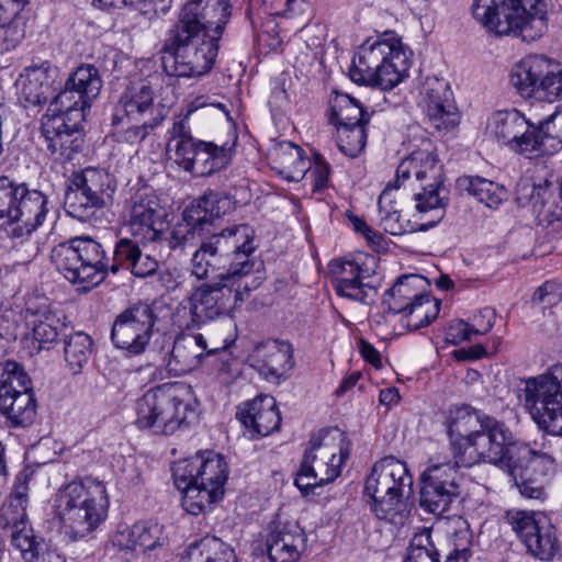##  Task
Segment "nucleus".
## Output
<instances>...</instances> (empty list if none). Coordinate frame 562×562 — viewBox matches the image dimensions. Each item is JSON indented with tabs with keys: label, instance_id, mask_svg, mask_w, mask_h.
Instances as JSON below:
<instances>
[{
	"label": "nucleus",
	"instance_id": "nucleus-1",
	"mask_svg": "<svg viewBox=\"0 0 562 562\" xmlns=\"http://www.w3.org/2000/svg\"><path fill=\"white\" fill-rule=\"evenodd\" d=\"M231 18L228 0H189L164 42L167 75L199 77L209 72L218 53V41Z\"/></svg>",
	"mask_w": 562,
	"mask_h": 562
},
{
	"label": "nucleus",
	"instance_id": "nucleus-2",
	"mask_svg": "<svg viewBox=\"0 0 562 562\" xmlns=\"http://www.w3.org/2000/svg\"><path fill=\"white\" fill-rule=\"evenodd\" d=\"M255 231L247 224L233 225L210 236H202L191 258V273L199 280H250L260 273L262 262L254 257Z\"/></svg>",
	"mask_w": 562,
	"mask_h": 562
},
{
	"label": "nucleus",
	"instance_id": "nucleus-3",
	"mask_svg": "<svg viewBox=\"0 0 562 562\" xmlns=\"http://www.w3.org/2000/svg\"><path fill=\"white\" fill-rule=\"evenodd\" d=\"M135 425L156 435H172L198 418V401L186 383H165L148 390L134 405Z\"/></svg>",
	"mask_w": 562,
	"mask_h": 562
},
{
	"label": "nucleus",
	"instance_id": "nucleus-4",
	"mask_svg": "<svg viewBox=\"0 0 562 562\" xmlns=\"http://www.w3.org/2000/svg\"><path fill=\"white\" fill-rule=\"evenodd\" d=\"M550 0H474V19L497 36L532 42L548 29Z\"/></svg>",
	"mask_w": 562,
	"mask_h": 562
},
{
	"label": "nucleus",
	"instance_id": "nucleus-5",
	"mask_svg": "<svg viewBox=\"0 0 562 562\" xmlns=\"http://www.w3.org/2000/svg\"><path fill=\"white\" fill-rule=\"evenodd\" d=\"M105 485L92 477L72 481L57 494L55 512L65 535L76 541L92 533L108 517Z\"/></svg>",
	"mask_w": 562,
	"mask_h": 562
},
{
	"label": "nucleus",
	"instance_id": "nucleus-6",
	"mask_svg": "<svg viewBox=\"0 0 562 562\" xmlns=\"http://www.w3.org/2000/svg\"><path fill=\"white\" fill-rule=\"evenodd\" d=\"M408 69V49L401 38L386 32L382 37L361 44L353 56L349 77L358 85L391 90L407 76Z\"/></svg>",
	"mask_w": 562,
	"mask_h": 562
},
{
	"label": "nucleus",
	"instance_id": "nucleus-7",
	"mask_svg": "<svg viewBox=\"0 0 562 562\" xmlns=\"http://www.w3.org/2000/svg\"><path fill=\"white\" fill-rule=\"evenodd\" d=\"M261 274L245 281H213L195 288L177 307L176 323L193 330L239 307L252 290L262 283Z\"/></svg>",
	"mask_w": 562,
	"mask_h": 562
},
{
	"label": "nucleus",
	"instance_id": "nucleus-8",
	"mask_svg": "<svg viewBox=\"0 0 562 562\" xmlns=\"http://www.w3.org/2000/svg\"><path fill=\"white\" fill-rule=\"evenodd\" d=\"M176 486L182 491V507L200 515L222 499L228 471L226 461L217 453L205 451L172 467Z\"/></svg>",
	"mask_w": 562,
	"mask_h": 562
},
{
	"label": "nucleus",
	"instance_id": "nucleus-9",
	"mask_svg": "<svg viewBox=\"0 0 562 562\" xmlns=\"http://www.w3.org/2000/svg\"><path fill=\"white\" fill-rule=\"evenodd\" d=\"M414 172L420 181V191L414 194L415 209L420 221L418 231L426 232L445 217L450 201L449 190L443 184L442 166L437 156L427 149L413 151L396 169L395 188Z\"/></svg>",
	"mask_w": 562,
	"mask_h": 562
},
{
	"label": "nucleus",
	"instance_id": "nucleus-10",
	"mask_svg": "<svg viewBox=\"0 0 562 562\" xmlns=\"http://www.w3.org/2000/svg\"><path fill=\"white\" fill-rule=\"evenodd\" d=\"M349 442L338 430H319L311 436L294 483L303 495L319 494L317 488L334 482L349 458Z\"/></svg>",
	"mask_w": 562,
	"mask_h": 562
},
{
	"label": "nucleus",
	"instance_id": "nucleus-11",
	"mask_svg": "<svg viewBox=\"0 0 562 562\" xmlns=\"http://www.w3.org/2000/svg\"><path fill=\"white\" fill-rule=\"evenodd\" d=\"M52 261L69 282L83 284V289L98 285L109 273L105 250L88 236L56 245L52 250Z\"/></svg>",
	"mask_w": 562,
	"mask_h": 562
},
{
	"label": "nucleus",
	"instance_id": "nucleus-12",
	"mask_svg": "<svg viewBox=\"0 0 562 562\" xmlns=\"http://www.w3.org/2000/svg\"><path fill=\"white\" fill-rule=\"evenodd\" d=\"M527 454V445L516 441L509 428L491 416L485 419L484 426L469 446L459 451L456 464L471 468L480 463H491L505 470L513 467L515 457L524 458Z\"/></svg>",
	"mask_w": 562,
	"mask_h": 562
},
{
	"label": "nucleus",
	"instance_id": "nucleus-13",
	"mask_svg": "<svg viewBox=\"0 0 562 562\" xmlns=\"http://www.w3.org/2000/svg\"><path fill=\"white\" fill-rule=\"evenodd\" d=\"M510 83L525 99L553 103L562 99V66L543 55H528L512 68Z\"/></svg>",
	"mask_w": 562,
	"mask_h": 562
},
{
	"label": "nucleus",
	"instance_id": "nucleus-14",
	"mask_svg": "<svg viewBox=\"0 0 562 562\" xmlns=\"http://www.w3.org/2000/svg\"><path fill=\"white\" fill-rule=\"evenodd\" d=\"M456 459L429 464L420 474V507L442 516L461 499V476Z\"/></svg>",
	"mask_w": 562,
	"mask_h": 562
},
{
	"label": "nucleus",
	"instance_id": "nucleus-15",
	"mask_svg": "<svg viewBox=\"0 0 562 562\" xmlns=\"http://www.w3.org/2000/svg\"><path fill=\"white\" fill-rule=\"evenodd\" d=\"M525 407L549 435L562 436V379L543 374L526 382Z\"/></svg>",
	"mask_w": 562,
	"mask_h": 562
},
{
	"label": "nucleus",
	"instance_id": "nucleus-16",
	"mask_svg": "<svg viewBox=\"0 0 562 562\" xmlns=\"http://www.w3.org/2000/svg\"><path fill=\"white\" fill-rule=\"evenodd\" d=\"M157 315L150 304L137 302L115 316L111 340L128 357L143 355L154 334Z\"/></svg>",
	"mask_w": 562,
	"mask_h": 562
},
{
	"label": "nucleus",
	"instance_id": "nucleus-17",
	"mask_svg": "<svg viewBox=\"0 0 562 562\" xmlns=\"http://www.w3.org/2000/svg\"><path fill=\"white\" fill-rule=\"evenodd\" d=\"M506 522L527 551L541 561H551L559 551L557 529L541 512L509 509Z\"/></svg>",
	"mask_w": 562,
	"mask_h": 562
},
{
	"label": "nucleus",
	"instance_id": "nucleus-18",
	"mask_svg": "<svg viewBox=\"0 0 562 562\" xmlns=\"http://www.w3.org/2000/svg\"><path fill=\"white\" fill-rule=\"evenodd\" d=\"M375 257L366 254L330 261L329 272L336 293L339 296L366 303L372 290L366 280L375 273Z\"/></svg>",
	"mask_w": 562,
	"mask_h": 562
},
{
	"label": "nucleus",
	"instance_id": "nucleus-19",
	"mask_svg": "<svg viewBox=\"0 0 562 562\" xmlns=\"http://www.w3.org/2000/svg\"><path fill=\"white\" fill-rule=\"evenodd\" d=\"M167 213L154 194L137 192L131 200L126 225L133 237L142 243L160 241Z\"/></svg>",
	"mask_w": 562,
	"mask_h": 562
},
{
	"label": "nucleus",
	"instance_id": "nucleus-20",
	"mask_svg": "<svg viewBox=\"0 0 562 562\" xmlns=\"http://www.w3.org/2000/svg\"><path fill=\"white\" fill-rule=\"evenodd\" d=\"M420 103L431 127L449 131L459 123V115L449 82L427 77L420 90Z\"/></svg>",
	"mask_w": 562,
	"mask_h": 562
},
{
	"label": "nucleus",
	"instance_id": "nucleus-21",
	"mask_svg": "<svg viewBox=\"0 0 562 562\" xmlns=\"http://www.w3.org/2000/svg\"><path fill=\"white\" fill-rule=\"evenodd\" d=\"M67 121L63 116L46 114L42 123L43 146L50 158L60 164L72 160L85 143L80 123L71 121L69 125Z\"/></svg>",
	"mask_w": 562,
	"mask_h": 562
},
{
	"label": "nucleus",
	"instance_id": "nucleus-22",
	"mask_svg": "<svg viewBox=\"0 0 562 562\" xmlns=\"http://www.w3.org/2000/svg\"><path fill=\"white\" fill-rule=\"evenodd\" d=\"M305 542V532L295 520L277 515L268 525L266 548L271 562L299 561Z\"/></svg>",
	"mask_w": 562,
	"mask_h": 562
},
{
	"label": "nucleus",
	"instance_id": "nucleus-23",
	"mask_svg": "<svg viewBox=\"0 0 562 562\" xmlns=\"http://www.w3.org/2000/svg\"><path fill=\"white\" fill-rule=\"evenodd\" d=\"M228 344L210 345L202 334L195 336H178L168 353L167 369L175 376L183 375L195 370L205 357L225 350Z\"/></svg>",
	"mask_w": 562,
	"mask_h": 562
},
{
	"label": "nucleus",
	"instance_id": "nucleus-24",
	"mask_svg": "<svg viewBox=\"0 0 562 562\" xmlns=\"http://www.w3.org/2000/svg\"><path fill=\"white\" fill-rule=\"evenodd\" d=\"M251 359L252 367L259 374L268 382L277 384L288 379L295 364L291 344L277 339L257 344Z\"/></svg>",
	"mask_w": 562,
	"mask_h": 562
},
{
	"label": "nucleus",
	"instance_id": "nucleus-25",
	"mask_svg": "<svg viewBox=\"0 0 562 562\" xmlns=\"http://www.w3.org/2000/svg\"><path fill=\"white\" fill-rule=\"evenodd\" d=\"M412 486L413 477L406 463L389 456L374 463L371 473L366 479L363 493L408 495Z\"/></svg>",
	"mask_w": 562,
	"mask_h": 562
},
{
	"label": "nucleus",
	"instance_id": "nucleus-26",
	"mask_svg": "<svg viewBox=\"0 0 562 562\" xmlns=\"http://www.w3.org/2000/svg\"><path fill=\"white\" fill-rule=\"evenodd\" d=\"M58 68L48 61L25 67L15 79L18 101L25 108L44 104L54 91Z\"/></svg>",
	"mask_w": 562,
	"mask_h": 562
},
{
	"label": "nucleus",
	"instance_id": "nucleus-27",
	"mask_svg": "<svg viewBox=\"0 0 562 562\" xmlns=\"http://www.w3.org/2000/svg\"><path fill=\"white\" fill-rule=\"evenodd\" d=\"M161 114V122L168 114V109L159 103H154L153 90L144 81L133 85L121 97L115 106L112 117V124L119 127L125 120L138 123L139 120L156 119V114Z\"/></svg>",
	"mask_w": 562,
	"mask_h": 562
},
{
	"label": "nucleus",
	"instance_id": "nucleus-28",
	"mask_svg": "<svg viewBox=\"0 0 562 562\" xmlns=\"http://www.w3.org/2000/svg\"><path fill=\"white\" fill-rule=\"evenodd\" d=\"M237 417L250 437L268 436L277 430L281 424V417L272 396L261 395L251 402L245 403L238 407Z\"/></svg>",
	"mask_w": 562,
	"mask_h": 562
},
{
	"label": "nucleus",
	"instance_id": "nucleus-29",
	"mask_svg": "<svg viewBox=\"0 0 562 562\" xmlns=\"http://www.w3.org/2000/svg\"><path fill=\"white\" fill-rule=\"evenodd\" d=\"M491 416L470 406H461L450 412L448 435L453 459L459 458V451L468 447Z\"/></svg>",
	"mask_w": 562,
	"mask_h": 562
},
{
	"label": "nucleus",
	"instance_id": "nucleus-30",
	"mask_svg": "<svg viewBox=\"0 0 562 562\" xmlns=\"http://www.w3.org/2000/svg\"><path fill=\"white\" fill-rule=\"evenodd\" d=\"M272 168L285 180H302L310 165L302 148L291 142H280L271 150Z\"/></svg>",
	"mask_w": 562,
	"mask_h": 562
},
{
	"label": "nucleus",
	"instance_id": "nucleus-31",
	"mask_svg": "<svg viewBox=\"0 0 562 562\" xmlns=\"http://www.w3.org/2000/svg\"><path fill=\"white\" fill-rule=\"evenodd\" d=\"M187 207L189 217L194 220L195 216V221L210 234L214 220L233 212L235 201L225 193L209 191Z\"/></svg>",
	"mask_w": 562,
	"mask_h": 562
},
{
	"label": "nucleus",
	"instance_id": "nucleus-32",
	"mask_svg": "<svg viewBox=\"0 0 562 562\" xmlns=\"http://www.w3.org/2000/svg\"><path fill=\"white\" fill-rule=\"evenodd\" d=\"M23 191L14 223H21V229L31 234L43 225L49 213L48 196L37 189L29 188L26 183Z\"/></svg>",
	"mask_w": 562,
	"mask_h": 562
},
{
	"label": "nucleus",
	"instance_id": "nucleus-33",
	"mask_svg": "<svg viewBox=\"0 0 562 562\" xmlns=\"http://www.w3.org/2000/svg\"><path fill=\"white\" fill-rule=\"evenodd\" d=\"M424 279L417 274L400 277L394 285L389 289L382 300V304L391 314H401L412 306L417 300H426L425 293L419 288Z\"/></svg>",
	"mask_w": 562,
	"mask_h": 562
},
{
	"label": "nucleus",
	"instance_id": "nucleus-34",
	"mask_svg": "<svg viewBox=\"0 0 562 562\" xmlns=\"http://www.w3.org/2000/svg\"><path fill=\"white\" fill-rule=\"evenodd\" d=\"M71 183L79 189H85L104 207L113 203V194L116 183L112 176L103 169L88 167L71 176Z\"/></svg>",
	"mask_w": 562,
	"mask_h": 562
},
{
	"label": "nucleus",
	"instance_id": "nucleus-35",
	"mask_svg": "<svg viewBox=\"0 0 562 562\" xmlns=\"http://www.w3.org/2000/svg\"><path fill=\"white\" fill-rule=\"evenodd\" d=\"M0 412L14 427H27L37 414L36 398L33 392L21 390V393L0 397Z\"/></svg>",
	"mask_w": 562,
	"mask_h": 562
},
{
	"label": "nucleus",
	"instance_id": "nucleus-36",
	"mask_svg": "<svg viewBox=\"0 0 562 562\" xmlns=\"http://www.w3.org/2000/svg\"><path fill=\"white\" fill-rule=\"evenodd\" d=\"M457 188L461 192L474 196L487 207L494 209L507 200L506 188L492 180L479 176H463L457 180Z\"/></svg>",
	"mask_w": 562,
	"mask_h": 562
},
{
	"label": "nucleus",
	"instance_id": "nucleus-37",
	"mask_svg": "<svg viewBox=\"0 0 562 562\" xmlns=\"http://www.w3.org/2000/svg\"><path fill=\"white\" fill-rule=\"evenodd\" d=\"M370 512L379 519L395 526H402L407 516L405 495H384L364 493Z\"/></svg>",
	"mask_w": 562,
	"mask_h": 562
},
{
	"label": "nucleus",
	"instance_id": "nucleus-38",
	"mask_svg": "<svg viewBox=\"0 0 562 562\" xmlns=\"http://www.w3.org/2000/svg\"><path fill=\"white\" fill-rule=\"evenodd\" d=\"M66 213L83 223H95L99 221V213L105 209L91 194L79 189L70 182L64 199Z\"/></svg>",
	"mask_w": 562,
	"mask_h": 562
},
{
	"label": "nucleus",
	"instance_id": "nucleus-39",
	"mask_svg": "<svg viewBox=\"0 0 562 562\" xmlns=\"http://www.w3.org/2000/svg\"><path fill=\"white\" fill-rule=\"evenodd\" d=\"M516 134L509 140L506 149L517 155H522L527 158L538 155L543 151L541 134V124L539 120L531 117L522 119V123L516 128Z\"/></svg>",
	"mask_w": 562,
	"mask_h": 562
},
{
	"label": "nucleus",
	"instance_id": "nucleus-40",
	"mask_svg": "<svg viewBox=\"0 0 562 562\" xmlns=\"http://www.w3.org/2000/svg\"><path fill=\"white\" fill-rule=\"evenodd\" d=\"M329 121L336 127L366 126L370 121V114L357 99L349 94L338 93L331 102Z\"/></svg>",
	"mask_w": 562,
	"mask_h": 562
},
{
	"label": "nucleus",
	"instance_id": "nucleus-41",
	"mask_svg": "<svg viewBox=\"0 0 562 562\" xmlns=\"http://www.w3.org/2000/svg\"><path fill=\"white\" fill-rule=\"evenodd\" d=\"M81 93L75 87H70L69 81H65L64 89L50 101L47 114L52 116H63L68 121H76L81 123L86 117V110L90 109L91 104H83Z\"/></svg>",
	"mask_w": 562,
	"mask_h": 562
},
{
	"label": "nucleus",
	"instance_id": "nucleus-42",
	"mask_svg": "<svg viewBox=\"0 0 562 562\" xmlns=\"http://www.w3.org/2000/svg\"><path fill=\"white\" fill-rule=\"evenodd\" d=\"M201 139L181 140L179 145H175V162L184 171L195 177L210 176L206 162V153L204 151Z\"/></svg>",
	"mask_w": 562,
	"mask_h": 562
},
{
	"label": "nucleus",
	"instance_id": "nucleus-43",
	"mask_svg": "<svg viewBox=\"0 0 562 562\" xmlns=\"http://www.w3.org/2000/svg\"><path fill=\"white\" fill-rule=\"evenodd\" d=\"M524 117L525 114L516 109L496 111L487 119L486 134L506 148Z\"/></svg>",
	"mask_w": 562,
	"mask_h": 562
},
{
	"label": "nucleus",
	"instance_id": "nucleus-44",
	"mask_svg": "<svg viewBox=\"0 0 562 562\" xmlns=\"http://www.w3.org/2000/svg\"><path fill=\"white\" fill-rule=\"evenodd\" d=\"M92 339L82 331H77L65 337L64 357L68 368L74 374L82 372L88 364L92 352Z\"/></svg>",
	"mask_w": 562,
	"mask_h": 562
},
{
	"label": "nucleus",
	"instance_id": "nucleus-45",
	"mask_svg": "<svg viewBox=\"0 0 562 562\" xmlns=\"http://www.w3.org/2000/svg\"><path fill=\"white\" fill-rule=\"evenodd\" d=\"M25 318L27 324L32 326L33 338L38 341L41 348L46 344L56 341L59 336V319L46 306L36 311L30 307L26 308Z\"/></svg>",
	"mask_w": 562,
	"mask_h": 562
},
{
	"label": "nucleus",
	"instance_id": "nucleus-46",
	"mask_svg": "<svg viewBox=\"0 0 562 562\" xmlns=\"http://www.w3.org/2000/svg\"><path fill=\"white\" fill-rule=\"evenodd\" d=\"M67 80L70 87L79 90V93H81L79 99L82 98L80 102L83 104H92L103 85L99 69L91 64H83L77 67Z\"/></svg>",
	"mask_w": 562,
	"mask_h": 562
},
{
	"label": "nucleus",
	"instance_id": "nucleus-47",
	"mask_svg": "<svg viewBox=\"0 0 562 562\" xmlns=\"http://www.w3.org/2000/svg\"><path fill=\"white\" fill-rule=\"evenodd\" d=\"M24 182H16L8 176H0V227L14 224Z\"/></svg>",
	"mask_w": 562,
	"mask_h": 562
},
{
	"label": "nucleus",
	"instance_id": "nucleus-48",
	"mask_svg": "<svg viewBox=\"0 0 562 562\" xmlns=\"http://www.w3.org/2000/svg\"><path fill=\"white\" fill-rule=\"evenodd\" d=\"M206 235L205 228L195 218H190L188 207L182 213V220L170 231L168 236L162 234L160 241L165 240L170 249L184 248L195 244L196 237Z\"/></svg>",
	"mask_w": 562,
	"mask_h": 562
},
{
	"label": "nucleus",
	"instance_id": "nucleus-49",
	"mask_svg": "<svg viewBox=\"0 0 562 562\" xmlns=\"http://www.w3.org/2000/svg\"><path fill=\"white\" fill-rule=\"evenodd\" d=\"M31 389L32 381L20 363L12 360L0 363V397Z\"/></svg>",
	"mask_w": 562,
	"mask_h": 562
},
{
	"label": "nucleus",
	"instance_id": "nucleus-50",
	"mask_svg": "<svg viewBox=\"0 0 562 562\" xmlns=\"http://www.w3.org/2000/svg\"><path fill=\"white\" fill-rule=\"evenodd\" d=\"M426 300H417L409 306L406 312H402V324L411 330H416L425 327L435 319L439 313V303L430 300L429 295L425 294Z\"/></svg>",
	"mask_w": 562,
	"mask_h": 562
},
{
	"label": "nucleus",
	"instance_id": "nucleus-51",
	"mask_svg": "<svg viewBox=\"0 0 562 562\" xmlns=\"http://www.w3.org/2000/svg\"><path fill=\"white\" fill-rule=\"evenodd\" d=\"M513 477L520 495L528 499L543 501L547 497V480L535 476L530 471L518 465L515 469H505Z\"/></svg>",
	"mask_w": 562,
	"mask_h": 562
},
{
	"label": "nucleus",
	"instance_id": "nucleus-52",
	"mask_svg": "<svg viewBox=\"0 0 562 562\" xmlns=\"http://www.w3.org/2000/svg\"><path fill=\"white\" fill-rule=\"evenodd\" d=\"M454 524L452 548L446 557V562H469L472 557L473 533L467 520L458 518Z\"/></svg>",
	"mask_w": 562,
	"mask_h": 562
},
{
	"label": "nucleus",
	"instance_id": "nucleus-53",
	"mask_svg": "<svg viewBox=\"0 0 562 562\" xmlns=\"http://www.w3.org/2000/svg\"><path fill=\"white\" fill-rule=\"evenodd\" d=\"M3 528L10 530L11 544L20 552L25 562H34L41 549L45 548L36 541L33 529L26 522L19 527L9 526Z\"/></svg>",
	"mask_w": 562,
	"mask_h": 562
},
{
	"label": "nucleus",
	"instance_id": "nucleus-54",
	"mask_svg": "<svg viewBox=\"0 0 562 562\" xmlns=\"http://www.w3.org/2000/svg\"><path fill=\"white\" fill-rule=\"evenodd\" d=\"M336 143L339 150L351 158L357 157L366 147V126H339L336 127Z\"/></svg>",
	"mask_w": 562,
	"mask_h": 562
},
{
	"label": "nucleus",
	"instance_id": "nucleus-55",
	"mask_svg": "<svg viewBox=\"0 0 562 562\" xmlns=\"http://www.w3.org/2000/svg\"><path fill=\"white\" fill-rule=\"evenodd\" d=\"M237 136L234 135L232 140L217 144L214 142H204L200 146H203L206 153L207 170L210 176L225 169L232 161Z\"/></svg>",
	"mask_w": 562,
	"mask_h": 562
},
{
	"label": "nucleus",
	"instance_id": "nucleus-56",
	"mask_svg": "<svg viewBox=\"0 0 562 562\" xmlns=\"http://www.w3.org/2000/svg\"><path fill=\"white\" fill-rule=\"evenodd\" d=\"M527 450L529 451V454L524 458L515 457L514 462L512 463L513 467L509 469H515L520 465L530 471L535 476L549 481L550 476L554 472V459L548 453L535 451L529 446H527Z\"/></svg>",
	"mask_w": 562,
	"mask_h": 562
},
{
	"label": "nucleus",
	"instance_id": "nucleus-57",
	"mask_svg": "<svg viewBox=\"0 0 562 562\" xmlns=\"http://www.w3.org/2000/svg\"><path fill=\"white\" fill-rule=\"evenodd\" d=\"M396 189L395 184L389 183L380 194L378 206L380 213V224L383 229L391 235H401L405 232V226L401 221L398 210H389L387 203L392 204V190Z\"/></svg>",
	"mask_w": 562,
	"mask_h": 562
},
{
	"label": "nucleus",
	"instance_id": "nucleus-58",
	"mask_svg": "<svg viewBox=\"0 0 562 562\" xmlns=\"http://www.w3.org/2000/svg\"><path fill=\"white\" fill-rule=\"evenodd\" d=\"M139 250L137 241L130 238H121L117 240L113 249L112 258L108 257L109 272L116 274L121 269L130 270Z\"/></svg>",
	"mask_w": 562,
	"mask_h": 562
},
{
	"label": "nucleus",
	"instance_id": "nucleus-59",
	"mask_svg": "<svg viewBox=\"0 0 562 562\" xmlns=\"http://www.w3.org/2000/svg\"><path fill=\"white\" fill-rule=\"evenodd\" d=\"M405 562H440V554L431 541L429 532L413 537Z\"/></svg>",
	"mask_w": 562,
	"mask_h": 562
},
{
	"label": "nucleus",
	"instance_id": "nucleus-60",
	"mask_svg": "<svg viewBox=\"0 0 562 562\" xmlns=\"http://www.w3.org/2000/svg\"><path fill=\"white\" fill-rule=\"evenodd\" d=\"M543 153L555 151L562 148V109L554 111L546 119H539Z\"/></svg>",
	"mask_w": 562,
	"mask_h": 562
},
{
	"label": "nucleus",
	"instance_id": "nucleus-61",
	"mask_svg": "<svg viewBox=\"0 0 562 562\" xmlns=\"http://www.w3.org/2000/svg\"><path fill=\"white\" fill-rule=\"evenodd\" d=\"M156 115V119H142L138 123L125 120L123 124H120L123 139L130 144L144 140L155 127L161 124V114Z\"/></svg>",
	"mask_w": 562,
	"mask_h": 562
},
{
	"label": "nucleus",
	"instance_id": "nucleus-62",
	"mask_svg": "<svg viewBox=\"0 0 562 562\" xmlns=\"http://www.w3.org/2000/svg\"><path fill=\"white\" fill-rule=\"evenodd\" d=\"M170 2L171 0H93V3L101 9L131 5L144 12H165L169 8Z\"/></svg>",
	"mask_w": 562,
	"mask_h": 562
},
{
	"label": "nucleus",
	"instance_id": "nucleus-63",
	"mask_svg": "<svg viewBox=\"0 0 562 562\" xmlns=\"http://www.w3.org/2000/svg\"><path fill=\"white\" fill-rule=\"evenodd\" d=\"M205 562H237L234 550L216 537H204Z\"/></svg>",
	"mask_w": 562,
	"mask_h": 562
},
{
	"label": "nucleus",
	"instance_id": "nucleus-64",
	"mask_svg": "<svg viewBox=\"0 0 562 562\" xmlns=\"http://www.w3.org/2000/svg\"><path fill=\"white\" fill-rule=\"evenodd\" d=\"M25 31L15 20L0 22V54L15 49L24 38Z\"/></svg>",
	"mask_w": 562,
	"mask_h": 562
}]
</instances>
